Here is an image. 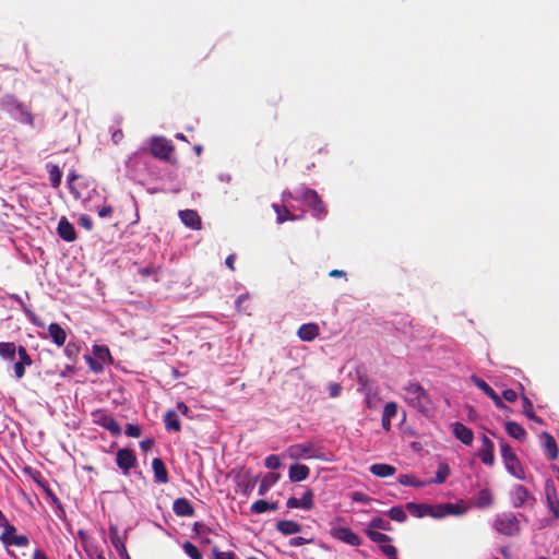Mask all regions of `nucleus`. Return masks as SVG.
<instances>
[{"label":"nucleus","instance_id":"19","mask_svg":"<svg viewBox=\"0 0 559 559\" xmlns=\"http://www.w3.org/2000/svg\"><path fill=\"white\" fill-rule=\"evenodd\" d=\"M539 439L542 441V447L546 452L547 459L550 461H555L558 457V445L555 438L547 431H543L539 435Z\"/></svg>","mask_w":559,"mask_h":559},{"label":"nucleus","instance_id":"45","mask_svg":"<svg viewBox=\"0 0 559 559\" xmlns=\"http://www.w3.org/2000/svg\"><path fill=\"white\" fill-rule=\"evenodd\" d=\"M182 548L187 556H189L191 559H202V554L198 549L195 545H193L190 542H185L182 545Z\"/></svg>","mask_w":559,"mask_h":559},{"label":"nucleus","instance_id":"44","mask_svg":"<svg viewBox=\"0 0 559 559\" xmlns=\"http://www.w3.org/2000/svg\"><path fill=\"white\" fill-rule=\"evenodd\" d=\"M367 530H382V531H390L391 526L388 521H385L382 518H373L368 525Z\"/></svg>","mask_w":559,"mask_h":559},{"label":"nucleus","instance_id":"49","mask_svg":"<svg viewBox=\"0 0 559 559\" xmlns=\"http://www.w3.org/2000/svg\"><path fill=\"white\" fill-rule=\"evenodd\" d=\"M380 549L389 559H397V549L390 543L381 545Z\"/></svg>","mask_w":559,"mask_h":559},{"label":"nucleus","instance_id":"59","mask_svg":"<svg viewBox=\"0 0 559 559\" xmlns=\"http://www.w3.org/2000/svg\"><path fill=\"white\" fill-rule=\"evenodd\" d=\"M352 499H353V501L361 502V503H366L369 500L368 496L361 491L353 492Z\"/></svg>","mask_w":559,"mask_h":559},{"label":"nucleus","instance_id":"3","mask_svg":"<svg viewBox=\"0 0 559 559\" xmlns=\"http://www.w3.org/2000/svg\"><path fill=\"white\" fill-rule=\"evenodd\" d=\"M0 109L20 123L33 126L34 117L26 105L13 95H4L0 98Z\"/></svg>","mask_w":559,"mask_h":559},{"label":"nucleus","instance_id":"47","mask_svg":"<svg viewBox=\"0 0 559 559\" xmlns=\"http://www.w3.org/2000/svg\"><path fill=\"white\" fill-rule=\"evenodd\" d=\"M264 465L269 469H277L281 467V456L276 454H271L265 457Z\"/></svg>","mask_w":559,"mask_h":559},{"label":"nucleus","instance_id":"18","mask_svg":"<svg viewBox=\"0 0 559 559\" xmlns=\"http://www.w3.org/2000/svg\"><path fill=\"white\" fill-rule=\"evenodd\" d=\"M179 218L181 223L192 229V230H200L202 227L201 217L194 210H181L178 213Z\"/></svg>","mask_w":559,"mask_h":559},{"label":"nucleus","instance_id":"50","mask_svg":"<svg viewBox=\"0 0 559 559\" xmlns=\"http://www.w3.org/2000/svg\"><path fill=\"white\" fill-rule=\"evenodd\" d=\"M98 360L106 361L110 357L109 349L104 346H96L94 350Z\"/></svg>","mask_w":559,"mask_h":559},{"label":"nucleus","instance_id":"4","mask_svg":"<svg viewBox=\"0 0 559 559\" xmlns=\"http://www.w3.org/2000/svg\"><path fill=\"white\" fill-rule=\"evenodd\" d=\"M294 194L295 200L304 201L312 210L316 218L321 219L325 216V206L316 190L302 186L297 188Z\"/></svg>","mask_w":559,"mask_h":559},{"label":"nucleus","instance_id":"37","mask_svg":"<svg viewBox=\"0 0 559 559\" xmlns=\"http://www.w3.org/2000/svg\"><path fill=\"white\" fill-rule=\"evenodd\" d=\"M456 439L464 444H471L474 439V433L469 428L456 421Z\"/></svg>","mask_w":559,"mask_h":559},{"label":"nucleus","instance_id":"43","mask_svg":"<svg viewBox=\"0 0 559 559\" xmlns=\"http://www.w3.org/2000/svg\"><path fill=\"white\" fill-rule=\"evenodd\" d=\"M48 174H49V180L52 187H58L61 182V171L57 165H47Z\"/></svg>","mask_w":559,"mask_h":559},{"label":"nucleus","instance_id":"62","mask_svg":"<svg viewBox=\"0 0 559 559\" xmlns=\"http://www.w3.org/2000/svg\"><path fill=\"white\" fill-rule=\"evenodd\" d=\"M362 390L365 392V403H366V406L369 407V408L373 407V401H372L371 391L367 390L366 386H364Z\"/></svg>","mask_w":559,"mask_h":559},{"label":"nucleus","instance_id":"28","mask_svg":"<svg viewBox=\"0 0 559 559\" xmlns=\"http://www.w3.org/2000/svg\"><path fill=\"white\" fill-rule=\"evenodd\" d=\"M369 471L372 475L381 478L393 476L396 472L394 466L384 463L372 464Z\"/></svg>","mask_w":559,"mask_h":559},{"label":"nucleus","instance_id":"51","mask_svg":"<svg viewBox=\"0 0 559 559\" xmlns=\"http://www.w3.org/2000/svg\"><path fill=\"white\" fill-rule=\"evenodd\" d=\"M124 433L131 438H139L141 436V428L138 425L128 424Z\"/></svg>","mask_w":559,"mask_h":559},{"label":"nucleus","instance_id":"64","mask_svg":"<svg viewBox=\"0 0 559 559\" xmlns=\"http://www.w3.org/2000/svg\"><path fill=\"white\" fill-rule=\"evenodd\" d=\"M176 407L183 416H189V407L183 402H178Z\"/></svg>","mask_w":559,"mask_h":559},{"label":"nucleus","instance_id":"48","mask_svg":"<svg viewBox=\"0 0 559 559\" xmlns=\"http://www.w3.org/2000/svg\"><path fill=\"white\" fill-rule=\"evenodd\" d=\"M396 414H397V404L395 402L386 403L384 408H383L382 416L392 419L393 417L396 416Z\"/></svg>","mask_w":559,"mask_h":559},{"label":"nucleus","instance_id":"46","mask_svg":"<svg viewBox=\"0 0 559 559\" xmlns=\"http://www.w3.org/2000/svg\"><path fill=\"white\" fill-rule=\"evenodd\" d=\"M7 544L14 545L17 547H26L28 545V538L25 535H16L14 533L9 536V540Z\"/></svg>","mask_w":559,"mask_h":559},{"label":"nucleus","instance_id":"25","mask_svg":"<svg viewBox=\"0 0 559 559\" xmlns=\"http://www.w3.org/2000/svg\"><path fill=\"white\" fill-rule=\"evenodd\" d=\"M48 335L57 346H63L67 340L64 329L58 323H50L48 325Z\"/></svg>","mask_w":559,"mask_h":559},{"label":"nucleus","instance_id":"9","mask_svg":"<svg viewBox=\"0 0 559 559\" xmlns=\"http://www.w3.org/2000/svg\"><path fill=\"white\" fill-rule=\"evenodd\" d=\"M93 424L108 430L112 436L117 437L121 433L118 421L105 409H96L92 412Z\"/></svg>","mask_w":559,"mask_h":559},{"label":"nucleus","instance_id":"41","mask_svg":"<svg viewBox=\"0 0 559 559\" xmlns=\"http://www.w3.org/2000/svg\"><path fill=\"white\" fill-rule=\"evenodd\" d=\"M366 535L370 540L380 546L392 542V538L389 535L374 530H366Z\"/></svg>","mask_w":559,"mask_h":559},{"label":"nucleus","instance_id":"57","mask_svg":"<svg viewBox=\"0 0 559 559\" xmlns=\"http://www.w3.org/2000/svg\"><path fill=\"white\" fill-rule=\"evenodd\" d=\"M502 396L506 401L508 402H515L516 399H518V394L514 390L512 389H507L502 392Z\"/></svg>","mask_w":559,"mask_h":559},{"label":"nucleus","instance_id":"40","mask_svg":"<svg viewBox=\"0 0 559 559\" xmlns=\"http://www.w3.org/2000/svg\"><path fill=\"white\" fill-rule=\"evenodd\" d=\"M110 534H111V536H110L111 543H112L115 549L117 550V552L119 554V556L121 558H124L126 555H128L127 548H126L123 542L118 536L117 530L114 527H110Z\"/></svg>","mask_w":559,"mask_h":559},{"label":"nucleus","instance_id":"26","mask_svg":"<svg viewBox=\"0 0 559 559\" xmlns=\"http://www.w3.org/2000/svg\"><path fill=\"white\" fill-rule=\"evenodd\" d=\"M152 468L156 483L166 484L168 481V472L162 459L155 457L152 462Z\"/></svg>","mask_w":559,"mask_h":559},{"label":"nucleus","instance_id":"7","mask_svg":"<svg viewBox=\"0 0 559 559\" xmlns=\"http://www.w3.org/2000/svg\"><path fill=\"white\" fill-rule=\"evenodd\" d=\"M290 200H295V194L290 191H283L282 201L284 203L283 206L274 203L272 207L276 213V222L278 224H283L286 221H296L302 218V215H294L292 210L294 206L290 204Z\"/></svg>","mask_w":559,"mask_h":559},{"label":"nucleus","instance_id":"13","mask_svg":"<svg viewBox=\"0 0 559 559\" xmlns=\"http://www.w3.org/2000/svg\"><path fill=\"white\" fill-rule=\"evenodd\" d=\"M151 162L152 157L150 153L145 148H142L129 157L127 166L136 171H145L148 170Z\"/></svg>","mask_w":559,"mask_h":559},{"label":"nucleus","instance_id":"54","mask_svg":"<svg viewBox=\"0 0 559 559\" xmlns=\"http://www.w3.org/2000/svg\"><path fill=\"white\" fill-rule=\"evenodd\" d=\"M87 362H88V366L90 368L95 371V372H99L103 370V362L102 360H97V359H94L92 357H88L87 359Z\"/></svg>","mask_w":559,"mask_h":559},{"label":"nucleus","instance_id":"21","mask_svg":"<svg viewBox=\"0 0 559 559\" xmlns=\"http://www.w3.org/2000/svg\"><path fill=\"white\" fill-rule=\"evenodd\" d=\"M495 444L493 442L486 436L483 437V448L479 451V459L486 465H492L495 462Z\"/></svg>","mask_w":559,"mask_h":559},{"label":"nucleus","instance_id":"31","mask_svg":"<svg viewBox=\"0 0 559 559\" xmlns=\"http://www.w3.org/2000/svg\"><path fill=\"white\" fill-rule=\"evenodd\" d=\"M506 430L508 435L519 441H524L526 439L525 429L515 421H507Z\"/></svg>","mask_w":559,"mask_h":559},{"label":"nucleus","instance_id":"12","mask_svg":"<svg viewBox=\"0 0 559 559\" xmlns=\"http://www.w3.org/2000/svg\"><path fill=\"white\" fill-rule=\"evenodd\" d=\"M116 463L122 474L128 476L136 464V456L130 449H119L116 453Z\"/></svg>","mask_w":559,"mask_h":559},{"label":"nucleus","instance_id":"61","mask_svg":"<svg viewBox=\"0 0 559 559\" xmlns=\"http://www.w3.org/2000/svg\"><path fill=\"white\" fill-rule=\"evenodd\" d=\"M193 531H194L197 534H205V533H207L210 530H209V527H207L205 524H203V523H201V522H195V523L193 524Z\"/></svg>","mask_w":559,"mask_h":559},{"label":"nucleus","instance_id":"24","mask_svg":"<svg viewBox=\"0 0 559 559\" xmlns=\"http://www.w3.org/2000/svg\"><path fill=\"white\" fill-rule=\"evenodd\" d=\"M310 468L304 464H293L289 466L288 477L293 483L302 481L308 478Z\"/></svg>","mask_w":559,"mask_h":559},{"label":"nucleus","instance_id":"14","mask_svg":"<svg viewBox=\"0 0 559 559\" xmlns=\"http://www.w3.org/2000/svg\"><path fill=\"white\" fill-rule=\"evenodd\" d=\"M17 356L19 359L13 365L12 368L14 372V378L16 380H21L25 376L26 368L33 365V359L24 346H19Z\"/></svg>","mask_w":559,"mask_h":559},{"label":"nucleus","instance_id":"6","mask_svg":"<svg viewBox=\"0 0 559 559\" xmlns=\"http://www.w3.org/2000/svg\"><path fill=\"white\" fill-rule=\"evenodd\" d=\"M500 448L501 456L508 472L519 479H525L524 469L512 448L504 441H501Z\"/></svg>","mask_w":559,"mask_h":559},{"label":"nucleus","instance_id":"2","mask_svg":"<svg viewBox=\"0 0 559 559\" xmlns=\"http://www.w3.org/2000/svg\"><path fill=\"white\" fill-rule=\"evenodd\" d=\"M405 508L413 516L418 519L430 516L439 520L454 515V503L451 502L437 504L408 502Z\"/></svg>","mask_w":559,"mask_h":559},{"label":"nucleus","instance_id":"53","mask_svg":"<svg viewBox=\"0 0 559 559\" xmlns=\"http://www.w3.org/2000/svg\"><path fill=\"white\" fill-rule=\"evenodd\" d=\"M328 389H329V395H330L331 397H333V399H334V397L340 396V394H341V392H342V386H341V384H338V383H336V382H332V383H330V384H329V386H328Z\"/></svg>","mask_w":559,"mask_h":559},{"label":"nucleus","instance_id":"30","mask_svg":"<svg viewBox=\"0 0 559 559\" xmlns=\"http://www.w3.org/2000/svg\"><path fill=\"white\" fill-rule=\"evenodd\" d=\"M276 530L284 535H293L301 531V525L295 521L283 520L276 523Z\"/></svg>","mask_w":559,"mask_h":559},{"label":"nucleus","instance_id":"39","mask_svg":"<svg viewBox=\"0 0 559 559\" xmlns=\"http://www.w3.org/2000/svg\"><path fill=\"white\" fill-rule=\"evenodd\" d=\"M450 475V467L447 464H439L436 476L429 480H427V485L429 484H442L447 477Z\"/></svg>","mask_w":559,"mask_h":559},{"label":"nucleus","instance_id":"17","mask_svg":"<svg viewBox=\"0 0 559 559\" xmlns=\"http://www.w3.org/2000/svg\"><path fill=\"white\" fill-rule=\"evenodd\" d=\"M313 492L311 489H307L301 498L290 497L288 498L286 506L288 509H302V510H311L313 508Z\"/></svg>","mask_w":559,"mask_h":559},{"label":"nucleus","instance_id":"29","mask_svg":"<svg viewBox=\"0 0 559 559\" xmlns=\"http://www.w3.org/2000/svg\"><path fill=\"white\" fill-rule=\"evenodd\" d=\"M19 346L14 342H0V358L4 361H13Z\"/></svg>","mask_w":559,"mask_h":559},{"label":"nucleus","instance_id":"35","mask_svg":"<svg viewBox=\"0 0 559 559\" xmlns=\"http://www.w3.org/2000/svg\"><path fill=\"white\" fill-rule=\"evenodd\" d=\"M165 428L170 431H179L180 420L178 418V415L175 411H167L164 417Z\"/></svg>","mask_w":559,"mask_h":559},{"label":"nucleus","instance_id":"58","mask_svg":"<svg viewBox=\"0 0 559 559\" xmlns=\"http://www.w3.org/2000/svg\"><path fill=\"white\" fill-rule=\"evenodd\" d=\"M97 214L100 218L109 217L112 214V207L110 205H104L98 209Z\"/></svg>","mask_w":559,"mask_h":559},{"label":"nucleus","instance_id":"56","mask_svg":"<svg viewBox=\"0 0 559 559\" xmlns=\"http://www.w3.org/2000/svg\"><path fill=\"white\" fill-rule=\"evenodd\" d=\"M310 540L305 537L297 536V537H293L289 539V545L292 547H300V546L308 544Z\"/></svg>","mask_w":559,"mask_h":559},{"label":"nucleus","instance_id":"63","mask_svg":"<svg viewBox=\"0 0 559 559\" xmlns=\"http://www.w3.org/2000/svg\"><path fill=\"white\" fill-rule=\"evenodd\" d=\"M467 510V507L463 500L456 501V515H461L465 513Z\"/></svg>","mask_w":559,"mask_h":559},{"label":"nucleus","instance_id":"20","mask_svg":"<svg viewBox=\"0 0 559 559\" xmlns=\"http://www.w3.org/2000/svg\"><path fill=\"white\" fill-rule=\"evenodd\" d=\"M472 380L488 397H490L495 402L497 407L509 409V407L501 401L499 395L486 381L474 376L472 377Z\"/></svg>","mask_w":559,"mask_h":559},{"label":"nucleus","instance_id":"27","mask_svg":"<svg viewBox=\"0 0 559 559\" xmlns=\"http://www.w3.org/2000/svg\"><path fill=\"white\" fill-rule=\"evenodd\" d=\"M319 334V328L316 323H305L302 324L297 332V335L301 341L311 342Z\"/></svg>","mask_w":559,"mask_h":559},{"label":"nucleus","instance_id":"11","mask_svg":"<svg viewBox=\"0 0 559 559\" xmlns=\"http://www.w3.org/2000/svg\"><path fill=\"white\" fill-rule=\"evenodd\" d=\"M335 522H331L330 534L332 537L350 546H359L361 544V539L356 533L349 527L336 525Z\"/></svg>","mask_w":559,"mask_h":559},{"label":"nucleus","instance_id":"60","mask_svg":"<svg viewBox=\"0 0 559 559\" xmlns=\"http://www.w3.org/2000/svg\"><path fill=\"white\" fill-rule=\"evenodd\" d=\"M130 203H131V206L133 207L134 210V217L133 219L130 222L131 225H134V224H138V222L140 221V215H139V211H138V205H136V201L133 197L130 198Z\"/></svg>","mask_w":559,"mask_h":559},{"label":"nucleus","instance_id":"15","mask_svg":"<svg viewBox=\"0 0 559 559\" xmlns=\"http://www.w3.org/2000/svg\"><path fill=\"white\" fill-rule=\"evenodd\" d=\"M512 504L514 508H521L525 504H534L536 499L523 485H516L511 492Z\"/></svg>","mask_w":559,"mask_h":559},{"label":"nucleus","instance_id":"23","mask_svg":"<svg viewBox=\"0 0 559 559\" xmlns=\"http://www.w3.org/2000/svg\"><path fill=\"white\" fill-rule=\"evenodd\" d=\"M173 510L178 516H192L194 508L191 502L186 498H178L173 503Z\"/></svg>","mask_w":559,"mask_h":559},{"label":"nucleus","instance_id":"22","mask_svg":"<svg viewBox=\"0 0 559 559\" xmlns=\"http://www.w3.org/2000/svg\"><path fill=\"white\" fill-rule=\"evenodd\" d=\"M57 230L59 237L68 242L76 238L74 226L66 217L59 221Z\"/></svg>","mask_w":559,"mask_h":559},{"label":"nucleus","instance_id":"36","mask_svg":"<svg viewBox=\"0 0 559 559\" xmlns=\"http://www.w3.org/2000/svg\"><path fill=\"white\" fill-rule=\"evenodd\" d=\"M522 407H523V414L527 418L534 420L538 425H544V420L540 417L535 415L533 403L531 402V400L527 396L522 397Z\"/></svg>","mask_w":559,"mask_h":559},{"label":"nucleus","instance_id":"52","mask_svg":"<svg viewBox=\"0 0 559 559\" xmlns=\"http://www.w3.org/2000/svg\"><path fill=\"white\" fill-rule=\"evenodd\" d=\"M214 559H235L234 552L221 551L216 547L212 550Z\"/></svg>","mask_w":559,"mask_h":559},{"label":"nucleus","instance_id":"38","mask_svg":"<svg viewBox=\"0 0 559 559\" xmlns=\"http://www.w3.org/2000/svg\"><path fill=\"white\" fill-rule=\"evenodd\" d=\"M277 509L276 503H270L266 500H257L250 507V511L254 514H261L266 511H275Z\"/></svg>","mask_w":559,"mask_h":559},{"label":"nucleus","instance_id":"55","mask_svg":"<svg viewBox=\"0 0 559 559\" xmlns=\"http://www.w3.org/2000/svg\"><path fill=\"white\" fill-rule=\"evenodd\" d=\"M79 224L86 230H91L93 228V222L88 215H81L79 218Z\"/></svg>","mask_w":559,"mask_h":559},{"label":"nucleus","instance_id":"1","mask_svg":"<svg viewBox=\"0 0 559 559\" xmlns=\"http://www.w3.org/2000/svg\"><path fill=\"white\" fill-rule=\"evenodd\" d=\"M404 402L425 417H436L437 408L431 396L417 382H408L402 386Z\"/></svg>","mask_w":559,"mask_h":559},{"label":"nucleus","instance_id":"16","mask_svg":"<svg viewBox=\"0 0 559 559\" xmlns=\"http://www.w3.org/2000/svg\"><path fill=\"white\" fill-rule=\"evenodd\" d=\"M545 496L547 507L552 513L554 520L559 519V498L557 495V489L555 484L551 480H548L545 485Z\"/></svg>","mask_w":559,"mask_h":559},{"label":"nucleus","instance_id":"42","mask_svg":"<svg viewBox=\"0 0 559 559\" xmlns=\"http://www.w3.org/2000/svg\"><path fill=\"white\" fill-rule=\"evenodd\" d=\"M388 515L390 516L391 520L399 522V523H403L407 519L406 508L404 509L401 506L392 507L388 511Z\"/></svg>","mask_w":559,"mask_h":559},{"label":"nucleus","instance_id":"32","mask_svg":"<svg viewBox=\"0 0 559 559\" xmlns=\"http://www.w3.org/2000/svg\"><path fill=\"white\" fill-rule=\"evenodd\" d=\"M280 479V474L267 473L261 480L259 486V495L264 496Z\"/></svg>","mask_w":559,"mask_h":559},{"label":"nucleus","instance_id":"34","mask_svg":"<svg viewBox=\"0 0 559 559\" xmlns=\"http://www.w3.org/2000/svg\"><path fill=\"white\" fill-rule=\"evenodd\" d=\"M397 480L403 486H411L416 488H421L427 485V480H421L413 474H401Z\"/></svg>","mask_w":559,"mask_h":559},{"label":"nucleus","instance_id":"8","mask_svg":"<svg viewBox=\"0 0 559 559\" xmlns=\"http://www.w3.org/2000/svg\"><path fill=\"white\" fill-rule=\"evenodd\" d=\"M493 525L497 532L506 536H514L520 532L519 520L511 512L497 515Z\"/></svg>","mask_w":559,"mask_h":559},{"label":"nucleus","instance_id":"33","mask_svg":"<svg viewBox=\"0 0 559 559\" xmlns=\"http://www.w3.org/2000/svg\"><path fill=\"white\" fill-rule=\"evenodd\" d=\"M473 503L477 508H487L492 504V495L488 489H481L478 493L473 498Z\"/></svg>","mask_w":559,"mask_h":559},{"label":"nucleus","instance_id":"10","mask_svg":"<svg viewBox=\"0 0 559 559\" xmlns=\"http://www.w3.org/2000/svg\"><path fill=\"white\" fill-rule=\"evenodd\" d=\"M173 151L174 146L166 138L152 136L150 139V153L152 156L163 160H168Z\"/></svg>","mask_w":559,"mask_h":559},{"label":"nucleus","instance_id":"5","mask_svg":"<svg viewBox=\"0 0 559 559\" xmlns=\"http://www.w3.org/2000/svg\"><path fill=\"white\" fill-rule=\"evenodd\" d=\"M292 460L322 459L321 449L312 441L289 445L282 454Z\"/></svg>","mask_w":559,"mask_h":559}]
</instances>
